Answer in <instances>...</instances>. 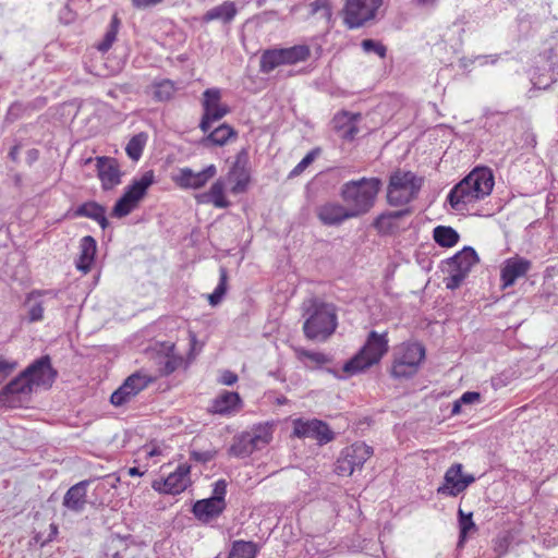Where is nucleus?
Returning a JSON list of instances; mask_svg holds the SVG:
<instances>
[{
	"mask_svg": "<svg viewBox=\"0 0 558 558\" xmlns=\"http://www.w3.org/2000/svg\"><path fill=\"white\" fill-rule=\"evenodd\" d=\"M357 132L354 125H351L348 131H345V137L353 138L354 134Z\"/></svg>",
	"mask_w": 558,
	"mask_h": 558,
	"instance_id": "nucleus-58",
	"label": "nucleus"
},
{
	"mask_svg": "<svg viewBox=\"0 0 558 558\" xmlns=\"http://www.w3.org/2000/svg\"><path fill=\"white\" fill-rule=\"evenodd\" d=\"M128 473L129 475L131 476H135V475H142V473L140 472V470L137 468H130L128 470Z\"/></svg>",
	"mask_w": 558,
	"mask_h": 558,
	"instance_id": "nucleus-60",
	"label": "nucleus"
},
{
	"mask_svg": "<svg viewBox=\"0 0 558 558\" xmlns=\"http://www.w3.org/2000/svg\"><path fill=\"white\" fill-rule=\"evenodd\" d=\"M17 154H19V148L15 146L13 147L11 150H10V157L13 159V160H16L17 158Z\"/></svg>",
	"mask_w": 558,
	"mask_h": 558,
	"instance_id": "nucleus-61",
	"label": "nucleus"
},
{
	"mask_svg": "<svg viewBox=\"0 0 558 558\" xmlns=\"http://www.w3.org/2000/svg\"><path fill=\"white\" fill-rule=\"evenodd\" d=\"M462 468L461 463H454L446 471L445 483L438 487V494L456 497L475 482L474 475L462 473Z\"/></svg>",
	"mask_w": 558,
	"mask_h": 558,
	"instance_id": "nucleus-14",
	"label": "nucleus"
},
{
	"mask_svg": "<svg viewBox=\"0 0 558 558\" xmlns=\"http://www.w3.org/2000/svg\"><path fill=\"white\" fill-rule=\"evenodd\" d=\"M80 257L76 262V267L78 270H82L83 272H87L90 269V266L94 262L97 244L93 236L86 235L81 240L80 243Z\"/></svg>",
	"mask_w": 558,
	"mask_h": 558,
	"instance_id": "nucleus-26",
	"label": "nucleus"
},
{
	"mask_svg": "<svg viewBox=\"0 0 558 558\" xmlns=\"http://www.w3.org/2000/svg\"><path fill=\"white\" fill-rule=\"evenodd\" d=\"M388 348L387 332L378 333L372 330L361 350L344 364L343 371L357 373L379 363L388 352Z\"/></svg>",
	"mask_w": 558,
	"mask_h": 558,
	"instance_id": "nucleus-4",
	"label": "nucleus"
},
{
	"mask_svg": "<svg viewBox=\"0 0 558 558\" xmlns=\"http://www.w3.org/2000/svg\"><path fill=\"white\" fill-rule=\"evenodd\" d=\"M236 14V9L232 2H225L220 5L211 8L208 10L203 16V21L211 22V21H221L223 23H229L233 20Z\"/></svg>",
	"mask_w": 558,
	"mask_h": 558,
	"instance_id": "nucleus-32",
	"label": "nucleus"
},
{
	"mask_svg": "<svg viewBox=\"0 0 558 558\" xmlns=\"http://www.w3.org/2000/svg\"><path fill=\"white\" fill-rule=\"evenodd\" d=\"M384 0H345L343 22L349 28H360L377 20Z\"/></svg>",
	"mask_w": 558,
	"mask_h": 558,
	"instance_id": "nucleus-7",
	"label": "nucleus"
},
{
	"mask_svg": "<svg viewBox=\"0 0 558 558\" xmlns=\"http://www.w3.org/2000/svg\"><path fill=\"white\" fill-rule=\"evenodd\" d=\"M286 64H295L305 61L311 56V50L307 45H295L289 48H280Z\"/></svg>",
	"mask_w": 558,
	"mask_h": 558,
	"instance_id": "nucleus-35",
	"label": "nucleus"
},
{
	"mask_svg": "<svg viewBox=\"0 0 558 558\" xmlns=\"http://www.w3.org/2000/svg\"><path fill=\"white\" fill-rule=\"evenodd\" d=\"M531 262L526 258L514 256L504 262L501 267L500 278L502 281V288H508L514 284V282L524 277L531 269Z\"/></svg>",
	"mask_w": 558,
	"mask_h": 558,
	"instance_id": "nucleus-18",
	"label": "nucleus"
},
{
	"mask_svg": "<svg viewBox=\"0 0 558 558\" xmlns=\"http://www.w3.org/2000/svg\"><path fill=\"white\" fill-rule=\"evenodd\" d=\"M177 364H178V363H177V361H175V360H170V359H168V360L166 361V363H165V367H163V372H165V374H167V375H168V374H171L172 372H174V371H175V368H177Z\"/></svg>",
	"mask_w": 558,
	"mask_h": 558,
	"instance_id": "nucleus-55",
	"label": "nucleus"
},
{
	"mask_svg": "<svg viewBox=\"0 0 558 558\" xmlns=\"http://www.w3.org/2000/svg\"><path fill=\"white\" fill-rule=\"evenodd\" d=\"M307 318L303 323V332L311 341L325 342L338 326L337 311L333 304L311 300L306 307Z\"/></svg>",
	"mask_w": 558,
	"mask_h": 558,
	"instance_id": "nucleus-3",
	"label": "nucleus"
},
{
	"mask_svg": "<svg viewBox=\"0 0 558 558\" xmlns=\"http://www.w3.org/2000/svg\"><path fill=\"white\" fill-rule=\"evenodd\" d=\"M314 160V154L308 153L290 172V177L300 175Z\"/></svg>",
	"mask_w": 558,
	"mask_h": 558,
	"instance_id": "nucleus-47",
	"label": "nucleus"
},
{
	"mask_svg": "<svg viewBox=\"0 0 558 558\" xmlns=\"http://www.w3.org/2000/svg\"><path fill=\"white\" fill-rule=\"evenodd\" d=\"M190 484V465L183 463L167 476L163 481L162 490L167 494L177 495L185 490Z\"/></svg>",
	"mask_w": 558,
	"mask_h": 558,
	"instance_id": "nucleus-23",
	"label": "nucleus"
},
{
	"mask_svg": "<svg viewBox=\"0 0 558 558\" xmlns=\"http://www.w3.org/2000/svg\"><path fill=\"white\" fill-rule=\"evenodd\" d=\"M271 428L268 425H258L248 432L241 434L231 446L230 451L235 457H247L255 450H260L270 442Z\"/></svg>",
	"mask_w": 558,
	"mask_h": 558,
	"instance_id": "nucleus-10",
	"label": "nucleus"
},
{
	"mask_svg": "<svg viewBox=\"0 0 558 558\" xmlns=\"http://www.w3.org/2000/svg\"><path fill=\"white\" fill-rule=\"evenodd\" d=\"M96 168L104 190H110L121 182V171L114 158L97 157Z\"/></svg>",
	"mask_w": 558,
	"mask_h": 558,
	"instance_id": "nucleus-19",
	"label": "nucleus"
},
{
	"mask_svg": "<svg viewBox=\"0 0 558 558\" xmlns=\"http://www.w3.org/2000/svg\"><path fill=\"white\" fill-rule=\"evenodd\" d=\"M241 399L236 392L225 391L213 403V411L218 414H229L240 409Z\"/></svg>",
	"mask_w": 558,
	"mask_h": 558,
	"instance_id": "nucleus-31",
	"label": "nucleus"
},
{
	"mask_svg": "<svg viewBox=\"0 0 558 558\" xmlns=\"http://www.w3.org/2000/svg\"><path fill=\"white\" fill-rule=\"evenodd\" d=\"M88 485L89 481H81L71 486L64 494L62 501L63 507L75 513L82 512L87 504Z\"/></svg>",
	"mask_w": 558,
	"mask_h": 558,
	"instance_id": "nucleus-21",
	"label": "nucleus"
},
{
	"mask_svg": "<svg viewBox=\"0 0 558 558\" xmlns=\"http://www.w3.org/2000/svg\"><path fill=\"white\" fill-rule=\"evenodd\" d=\"M227 494V482L225 480H219L214 485L213 499H219L221 501H226L225 497Z\"/></svg>",
	"mask_w": 558,
	"mask_h": 558,
	"instance_id": "nucleus-48",
	"label": "nucleus"
},
{
	"mask_svg": "<svg viewBox=\"0 0 558 558\" xmlns=\"http://www.w3.org/2000/svg\"><path fill=\"white\" fill-rule=\"evenodd\" d=\"M433 238L438 245L451 247L458 243L460 236L453 228L438 226L433 231Z\"/></svg>",
	"mask_w": 558,
	"mask_h": 558,
	"instance_id": "nucleus-34",
	"label": "nucleus"
},
{
	"mask_svg": "<svg viewBox=\"0 0 558 558\" xmlns=\"http://www.w3.org/2000/svg\"><path fill=\"white\" fill-rule=\"evenodd\" d=\"M153 171L145 172L140 180L134 181L117 201L112 209V215L118 218L128 216L144 197L147 189L153 184Z\"/></svg>",
	"mask_w": 558,
	"mask_h": 558,
	"instance_id": "nucleus-9",
	"label": "nucleus"
},
{
	"mask_svg": "<svg viewBox=\"0 0 558 558\" xmlns=\"http://www.w3.org/2000/svg\"><path fill=\"white\" fill-rule=\"evenodd\" d=\"M342 117H343V118H348L349 120H353V119L359 118L360 116H359V114H357V116H353V114H349V113L344 112V113L342 114Z\"/></svg>",
	"mask_w": 558,
	"mask_h": 558,
	"instance_id": "nucleus-63",
	"label": "nucleus"
},
{
	"mask_svg": "<svg viewBox=\"0 0 558 558\" xmlns=\"http://www.w3.org/2000/svg\"><path fill=\"white\" fill-rule=\"evenodd\" d=\"M215 453L216 452L211 451V450H206V451L192 450L191 459H193L194 461H197V462L206 463L214 459Z\"/></svg>",
	"mask_w": 558,
	"mask_h": 558,
	"instance_id": "nucleus-49",
	"label": "nucleus"
},
{
	"mask_svg": "<svg viewBox=\"0 0 558 558\" xmlns=\"http://www.w3.org/2000/svg\"><path fill=\"white\" fill-rule=\"evenodd\" d=\"M16 367V362H10L7 360H0V383L11 374Z\"/></svg>",
	"mask_w": 558,
	"mask_h": 558,
	"instance_id": "nucleus-50",
	"label": "nucleus"
},
{
	"mask_svg": "<svg viewBox=\"0 0 558 558\" xmlns=\"http://www.w3.org/2000/svg\"><path fill=\"white\" fill-rule=\"evenodd\" d=\"M294 351L300 361L304 362L305 360H308L317 366L331 362L330 356L323 352L310 351L303 348H295Z\"/></svg>",
	"mask_w": 558,
	"mask_h": 558,
	"instance_id": "nucleus-39",
	"label": "nucleus"
},
{
	"mask_svg": "<svg viewBox=\"0 0 558 558\" xmlns=\"http://www.w3.org/2000/svg\"><path fill=\"white\" fill-rule=\"evenodd\" d=\"M408 211L407 210H397V211H391L389 214H383L380 215L376 220H375V227L378 229V230H383L384 229V226L385 223L390 220V219H398V218H401L403 215H405Z\"/></svg>",
	"mask_w": 558,
	"mask_h": 558,
	"instance_id": "nucleus-46",
	"label": "nucleus"
},
{
	"mask_svg": "<svg viewBox=\"0 0 558 558\" xmlns=\"http://www.w3.org/2000/svg\"><path fill=\"white\" fill-rule=\"evenodd\" d=\"M447 201L453 210L463 213L469 210L470 205H474L482 199L475 197L465 184H456L449 192Z\"/></svg>",
	"mask_w": 558,
	"mask_h": 558,
	"instance_id": "nucleus-24",
	"label": "nucleus"
},
{
	"mask_svg": "<svg viewBox=\"0 0 558 558\" xmlns=\"http://www.w3.org/2000/svg\"><path fill=\"white\" fill-rule=\"evenodd\" d=\"M532 82L535 87H537L539 89H546L550 85V83L554 82V80L550 78V81H544L541 76H538V77H533Z\"/></svg>",
	"mask_w": 558,
	"mask_h": 558,
	"instance_id": "nucleus-54",
	"label": "nucleus"
},
{
	"mask_svg": "<svg viewBox=\"0 0 558 558\" xmlns=\"http://www.w3.org/2000/svg\"><path fill=\"white\" fill-rule=\"evenodd\" d=\"M293 435L298 438H312L317 440L319 445H326L335 439V433L324 421L302 420L293 421Z\"/></svg>",
	"mask_w": 558,
	"mask_h": 558,
	"instance_id": "nucleus-12",
	"label": "nucleus"
},
{
	"mask_svg": "<svg viewBox=\"0 0 558 558\" xmlns=\"http://www.w3.org/2000/svg\"><path fill=\"white\" fill-rule=\"evenodd\" d=\"M286 64L281 49L265 50L260 57L259 69L260 72L268 74L279 65Z\"/></svg>",
	"mask_w": 558,
	"mask_h": 558,
	"instance_id": "nucleus-33",
	"label": "nucleus"
},
{
	"mask_svg": "<svg viewBox=\"0 0 558 558\" xmlns=\"http://www.w3.org/2000/svg\"><path fill=\"white\" fill-rule=\"evenodd\" d=\"M58 372L52 367L49 355H44L28 365L17 377L0 391V404L16 408L37 389H49Z\"/></svg>",
	"mask_w": 558,
	"mask_h": 558,
	"instance_id": "nucleus-1",
	"label": "nucleus"
},
{
	"mask_svg": "<svg viewBox=\"0 0 558 558\" xmlns=\"http://www.w3.org/2000/svg\"><path fill=\"white\" fill-rule=\"evenodd\" d=\"M236 381H238V375L231 371H225L220 378V383L226 386H232Z\"/></svg>",
	"mask_w": 558,
	"mask_h": 558,
	"instance_id": "nucleus-52",
	"label": "nucleus"
},
{
	"mask_svg": "<svg viewBox=\"0 0 558 558\" xmlns=\"http://www.w3.org/2000/svg\"><path fill=\"white\" fill-rule=\"evenodd\" d=\"M424 359V345L418 342H403L393 350L390 374L398 379L410 378L418 372Z\"/></svg>",
	"mask_w": 558,
	"mask_h": 558,
	"instance_id": "nucleus-5",
	"label": "nucleus"
},
{
	"mask_svg": "<svg viewBox=\"0 0 558 558\" xmlns=\"http://www.w3.org/2000/svg\"><path fill=\"white\" fill-rule=\"evenodd\" d=\"M317 217L325 226H338L343 221L354 218L347 205L339 203H326L317 208Z\"/></svg>",
	"mask_w": 558,
	"mask_h": 558,
	"instance_id": "nucleus-20",
	"label": "nucleus"
},
{
	"mask_svg": "<svg viewBox=\"0 0 558 558\" xmlns=\"http://www.w3.org/2000/svg\"><path fill=\"white\" fill-rule=\"evenodd\" d=\"M147 134L144 132H141L136 135H134L129 143L126 144L125 151L128 156L134 160L137 161L143 153V149L147 143Z\"/></svg>",
	"mask_w": 558,
	"mask_h": 558,
	"instance_id": "nucleus-37",
	"label": "nucleus"
},
{
	"mask_svg": "<svg viewBox=\"0 0 558 558\" xmlns=\"http://www.w3.org/2000/svg\"><path fill=\"white\" fill-rule=\"evenodd\" d=\"M153 378L141 372L130 375L124 383L111 395L110 402L114 407H122L144 390Z\"/></svg>",
	"mask_w": 558,
	"mask_h": 558,
	"instance_id": "nucleus-13",
	"label": "nucleus"
},
{
	"mask_svg": "<svg viewBox=\"0 0 558 558\" xmlns=\"http://www.w3.org/2000/svg\"><path fill=\"white\" fill-rule=\"evenodd\" d=\"M119 21L113 19L110 28L106 32L104 39L97 45V49L101 52L108 51L117 39Z\"/></svg>",
	"mask_w": 558,
	"mask_h": 558,
	"instance_id": "nucleus-42",
	"label": "nucleus"
},
{
	"mask_svg": "<svg viewBox=\"0 0 558 558\" xmlns=\"http://www.w3.org/2000/svg\"><path fill=\"white\" fill-rule=\"evenodd\" d=\"M154 98L158 101H167L170 100L177 87L174 83L170 80H162L160 82H156L154 85Z\"/></svg>",
	"mask_w": 558,
	"mask_h": 558,
	"instance_id": "nucleus-38",
	"label": "nucleus"
},
{
	"mask_svg": "<svg viewBox=\"0 0 558 558\" xmlns=\"http://www.w3.org/2000/svg\"><path fill=\"white\" fill-rule=\"evenodd\" d=\"M355 469H361L373 454V448L364 442H355L342 450Z\"/></svg>",
	"mask_w": 558,
	"mask_h": 558,
	"instance_id": "nucleus-30",
	"label": "nucleus"
},
{
	"mask_svg": "<svg viewBox=\"0 0 558 558\" xmlns=\"http://www.w3.org/2000/svg\"><path fill=\"white\" fill-rule=\"evenodd\" d=\"M76 217H86L97 221L102 229L109 225L106 218V208L96 202H86L74 211Z\"/></svg>",
	"mask_w": 558,
	"mask_h": 558,
	"instance_id": "nucleus-27",
	"label": "nucleus"
},
{
	"mask_svg": "<svg viewBox=\"0 0 558 558\" xmlns=\"http://www.w3.org/2000/svg\"><path fill=\"white\" fill-rule=\"evenodd\" d=\"M236 131L232 126L223 123L209 132L208 135L202 140V144L206 147L210 145L223 146L228 141L236 138Z\"/></svg>",
	"mask_w": 558,
	"mask_h": 558,
	"instance_id": "nucleus-28",
	"label": "nucleus"
},
{
	"mask_svg": "<svg viewBox=\"0 0 558 558\" xmlns=\"http://www.w3.org/2000/svg\"><path fill=\"white\" fill-rule=\"evenodd\" d=\"M203 116L199 129L207 133L214 122L221 120L230 112V107L221 101V92L218 88H207L202 98Z\"/></svg>",
	"mask_w": 558,
	"mask_h": 558,
	"instance_id": "nucleus-11",
	"label": "nucleus"
},
{
	"mask_svg": "<svg viewBox=\"0 0 558 558\" xmlns=\"http://www.w3.org/2000/svg\"><path fill=\"white\" fill-rule=\"evenodd\" d=\"M421 189V179L411 171L398 170L391 174L387 189L390 205L400 206L411 202Z\"/></svg>",
	"mask_w": 558,
	"mask_h": 558,
	"instance_id": "nucleus-6",
	"label": "nucleus"
},
{
	"mask_svg": "<svg viewBox=\"0 0 558 558\" xmlns=\"http://www.w3.org/2000/svg\"><path fill=\"white\" fill-rule=\"evenodd\" d=\"M189 336H190V342H191L192 350H194L195 345L197 343L196 335L193 331H190Z\"/></svg>",
	"mask_w": 558,
	"mask_h": 558,
	"instance_id": "nucleus-59",
	"label": "nucleus"
},
{
	"mask_svg": "<svg viewBox=\"0 0 558 558\" xmlns=\"http://www.w3.org/2000/svg\"><path fill=\"white\" fill-rule=\"evenodd\" d=\"M258 553V546L253 542L235 541L228 558H255Z\"/></svg>",
	"mask_w": 558,
	"mask_h": 558,
	"instance_id": "nucleus-36",
	"label": "nucleus"
},
{
	"mask_svg": "<svg viewBox=\"0 0 558 558\" xmlns=\"http://www.w3.org/2000/svg\"><path fill=\"white\" fill-rule=\"evenodd\" d=\"M461 404H462V402H461V400H460V399H459V400H457V401L453 403V405H452V410H451V413H452L453 415H456V414H459V413H460Z\"/></svg>",
	"mask_w": 558,
	"mask_h": 558,
	"instance_id": "nucleus-57",
	"label": "nucleus"
},
{
	"mask_svg": "<svg viewBox=\"0 0 558 558\" xmlns=\"http://www.w3.org/2000/svg\"><path fill=\"white\" fill-rule=\"evenodd\" d=\"M219 275L220 276L218 286L216 287L215 291L208 295L209 304L213 306L219 304L227 292L228 274L226 268L221 267L219 270Z\"/></svg>",
	"mask_w": 558,
	"mask_h": 558,
	"instance_id": "nucleus-40",
	"label": "nucleus"
},
{
	"mask_svg": "<svg viewBox=\"0 0 558 558\" xmlns=\"http://www.w3.org/2000/svg\"><path fill=\"white\" fill-rule=\"evenodd\" d=\"M355 466L350 462V459H348L342 452L339 459L337 460L336 464V472L338 475L341 476H350L355 471Z\"/></svg>",
	"mask_w": 558,
	"mask_h": 558,
	"instance_id": "nucleus-44",
	"label": "nucleus"
},
{
	"mask_svg": "<svg viewBox=\"0 0 558 558\" xmlns=\"http://www.w3.org/2000/svg\"><path fill=\"white\" fill-rule=\"evenodd\" d=\"M92 160H93L92 158H87V159L85 160V163H86V165H87V163H90V162H92Z\"/></svg>",
	"mask_w": 558,
	"mask_h": 558,
	"instance_id": "nucleus-64",
	"label": "nucleus"
},
{
	"mask_svg": "<svg viewBox=\"0 0 558 558\" xmlns=\"http://www.w3.org/2000/svg\"><path fill=\"white\" fill-rule=\"evenodd\" d=\"M217 173L215 165H209L202 171L195 172L190 168H181L173 175V181L182 189L197 190L203 187Z\"/></svg>",
	"mask_w": 558,
	"mask_h": 558,
	"instance_id": "nucleus-16",
	"label": "nucleus"
},
{
	"mask_svg": "<svg viewBox=\"0 0 558 558\" xmlns=\"http://www.w3.org/2000/svg\"><path fill=\"white\" fill-rule=\"evenodd\" d=\"M198 203L213 204L217 208H227L230 202L225 196V182L219 179L209 189L208 192L197 196Z\"/></svg>",
	"mask_w": 558,
	"mask_h": 558,
	"instance_id": "nucleus-25",
	"label": "nucleus"
},
{
	"mask_svg": "<svg viewBox=\"0 0 558 558\" xmlns=\"http://www.w3.org/2000/svg\"><path fill=\"white\" fill-rule=\"evenodd\" d=\"M163 0H131L132 5L137 10H146L162 3Z\"/></svg>",
	"mask_w": 558,
	"mask_h": 558,
	"instance_id": "nucleus-51",
	"label": "nucleus"
},
{
	"mask_svg": "<svg viewBox=\"0 0 558 558\" xmlns=\"http://www.w3.org/2000/svg\"><path fill=\"white\" fill-rule=\"evenodd\" d=\"M50 529H51V533H50V535H49V541H51V539H52V537H54V536L57 535V533H58V527H57V525L51 524V525H50Z\"/></svg>",
	"mask_w": 558,
	"mask_h": 558,
	"instance_id": "nucleus-62",
	"label": "nucleus"
},
{
	"mask_svg": "<svg viewBox=\"0 0 558 558\" xmlns=\"http://www.w3.org/2000/svg\"><path fill=\"white\" fill-rule=\"evenodd\" d=\"M481 398V395L478 392H475V391H468V392H464L462 395V397L460 398L461 402L464 403V404H471V403H474L475 401H478Z\"/></svg>",
	"mask_w": 558,
	"mask_h": 558,
	"instance_id": "nucleus-53",
	"label": "nucleus"
},
{
	"mask_svg": "<svg viewBox=\"0 0 558 558\" xmlns=\"http://www.w3.org/2000/svg\"><path fill=\"white\" fill-rule=\"evenodd\" d=\"M437 0H414L417 5L434 7Z\"/></svg>",
	"mask_w": 558,
	"mask_h": 558,
	"instance_id": "nucleus-56",
	"label": "nucleus"
},
{
	"mask_svg": "<svg viewBox=\"0 0 558 558\" xmlns=\"http://www.w3.org/2000/svg\"><path fill=\"white\" fill-rule=\"evenodd\" d=\"M311 14L320 13L322 17L328 19L330 16V8L327 0H315L310 4Z\"/></svg>",
	"mask_w": 558,
	"mask_h": 558,
	"instance_id": "nucleus-45",
	"label": "nucleus"
},
{
	"mask_svg": "<svg viewBox=\"0 0 558 558\" xmlns=\"http://www.w3.org/2000/svg\"><path fill=\"white\" fill-rule=\"evenodd\" d=\"M477 262L478 256L474 248L470 246L463 247L449 258L446 262L448 276L444 279L446 288L449 290L459 288Z\"/></svg>",
	"mask_w": 558,
	"mask_h": 558,
	"instance_id": "nucleus-8",
	"label": "nucleus"
},
{
	"mask_svg": "<svg viewBox=\"0 0 558 558\" xmlns=\"http://www.w3.org/2000/svg\"><path fill=\"white\" fill-rule=\"evenodd\" d=\"M458 515L460 526L459 545H461L465 541L468 533L471 530H475V523L472 520V512L465 513L462 509H459Z\"/></svg>",
	"mask_w": 558,
	"mask_h": 558,
	"instance_id": "nucleus-41",
	"label": "nucleus"
},
{
	"mask_svg": "<svg viewBox=\"0 0 558 558\" xmlns=\"http://www.w3.org/2000/svg\"><path fill=\"white\" fill-rule=\"evenodd\" d=\"M248 156L245 149L238 153L235 161L228 172V181L232 183L231 192L241 194L245 192L250 182V173L247 170Z\"/></svg>",
	"mask_w": 558,
	"mask_h": 558,
	"instance_id": "nucleus-17",
	"label": "nucleus"
},
{
	"mask_svg": "<svg viewBox=\"0 0 558 558\" xmlns=\"http://www.w3.org/2000/svg\"><path fill=\"white\" fill-rule=\"evenodd\" d=\"M458 184H465L475 197L484 199L493 191L494 175L488 168H475Z\"/></svg>",
	"mask_w": 558,
	"mask_h": 558,
	"instance_id": "nucleus-15",
	"label": "nucleus"
},
{
	"mask_svg": "<svg viewBox=\"0 0 558 558\" xmlns=\"http://www.w3.org/2000/svg\"><path fill=\"white\" fill-rule=\"evenodd\" d=\"M44 295L56 298L57 293L53 291H33L27 296L28 320L32 323L39 322L44 317V301L41 300Z\"/></svg>",
	"mask_w": 558,
	"mask_h": 558,
	"instance_id": "nucleus-29",
	"label": "nucleus"
},
{
	"mask_svg": "<svg viewBox=\"0 0 558 558\" xmlns=\"http://www.w3.org/2000/svg\"><path fill=\"white\" fill-rule=\"evenodd\" d=\"M383 186L378 178H362L343 183L340 196L354 218L367 214L375 205Z\"/></svg>",
	"mask_w": 558,
	"mask_h": 558,
	"instance_id": "nucleus-2",
	"label": "nucleus"
},
{
	"mask_svg": "<svg viewBox=\"0 0 558 558\" xmlns=\"http://www.w3.org/2000/svg\"><path fill=\"white\" fill-rule=\"evenodd\" d=\"M361 46L366 53H376L380 58L386 57V47L377 40L364 39L362 40Z\"/></svg>",
	"mask_w": 558,
	"mask_h": 558,
	"instance_id": "nucleus-43",
	"label": "nucleus"
},
{
	"mask_svg": "<svg viewBox=\"0 0 558 558\" xmlns=\"http://www.w3.org/2000/svg\"><path fill=\"white\" fill-rule=\"evenodd\" d=\"M226 501L219 499L206 498L197 500L193 505L192 512L195 518L203 523H208L218 518L226 509Z\"/></svg>",
	"mask_w": 558,
	"mask_h": 558,
	"instance_id": "nucleus-22",
	"label": "nucleus"
}]
</instances>
